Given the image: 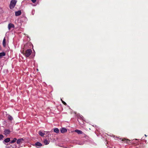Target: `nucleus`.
I'll use <instances>...</instances> for the list:
<instances>
[{
    "label": "nucleus",
    "mask_w": 148,
    "mask_h": 148,
    "mask_svg": "<svg viewBox=\"0 0 148 148\" xmlns=\"http://www.w3.org/2000/svg\"><path fill=\"white\" fill-rule=\"evenodd\" d=\"M32 53V50L31 49H29L25 51V53H24L23 52L22 53L24 55H25V56L26 57H28Z\"/></svg>",
    "instance_id": "1"
},
{
    "label": "nucleus",
    "mask_w": 148,
    "mask_h": 148,
    "mask_svg": "<svg viewBox=\"0 0 148 148\" xmlns=\"http://www.w3.org/2000/svg\"><path fill=\"white\" fill-rule=\"evenodd\" d=\"M17 2V1L16 0H12L11 1L10 5V7L11 9H12L14 8V6H15L16 3Z\"/></svg>",
    "instance_id": "2"
},
{
    "label": "nucleus",
    "mask_w": 148,
    "mask_h": 148,
    "mask_svg": "<svg viewBox=\"0 0 148 148\" xmlns=\"http://www.w3.org/2000/svg\"><path fill=\"white\" fill-rule=\"evenodd\" d=\"M4 134L6 135H7L8 134H9L10 132V131L8 129L5 130L4 131Z\"/></svg>",
    "instance_id": "3"
},
{
    "label": "nucleus",
    "mask_w": 148,
    "mask_h": 148,
    "mask_svg": "<svg viewBox=\"0 0 148 148\" xmlns=\"http://www.w3.org/2000/svg\"><path fill=\"white\" fill-rule=\"evenodd\" d=\"M24 140L23 138H21L18 139L17 141V143L18 144H20L22 143L23 141Z\"/></svg>",
    "instance_id": "4"
},
{
    "label": "nucleus",
    "mask_w": 148,
    "mask_h": 148,
    "mask_svg": "<svg viewBox=\"0 0 148 148\" xmlns=\"http://www.w3.org/2000/svg\"><path fill=\"white\" fill-rule=\"evenodd\" d=\"M14 27V25L12 23H10L8 25V28L10 30L11 28H13Z\"/></svg>",
    "instance_id": "5"
},
{
    "label": "nucleus",
    "mask_w": 148,
    "mask_h": 148,
    "mask_svg": "<svg viewBox=\"0 0 148 148\" xmlns=\"http://www.w3.org/2000/svg\"><path fill=\"white\" fill-rule=\"evenodd\" d=\"M67 130L66 129L64 128H62L60 130V132L62 133L66 132H67Z\"/></svg>",
    "instance_id": "6"
},
{
    "label": "nucleus",
    "mask_w": 148,
    "mask_h": 148,
    "mask_svg": "<svg viewBox=\"0 0 148 148\" xmlns=\"http://www.w3.org/2000/svg\"><path fill=\"white\" fill-rule=\"evenodd\" d=\"M15 14L16 16H18L21 14V11L20 10H19L17 12H16Z\"/></svg>",
    "instance_id": "7"
},
{
    "label": "nucleus",
    "mask_w": 148,
    "mask_h": 148,
    "mask_svg": "<svg viewBox=\"0 0 148 148\" xmlns=\"http://www.w3.org/2000/svg\"><path fill=\"white\" fill-rule=\"evenodd\" d=\"M35 145L37 147H41L42 145L40 143L38 142L35 143Z\"/></svg>",
    "instance_id": "8"
},
{
    "label": "nucleus",
    "mask_w": 148,
    "mask_h": 148,
    "mask_svg": "<svg viewBox=\"0 0 148 148\" xmlns=\"http://www.w3.org/2000/svg\"><path fill=\"white\" fill-rule=\"evenodd\" d=\"M75 132H77L78 134H82L83 133L82 131L78 130H75Z\"/></svg>",
    "instance_id": "9"
},
{
    "label": "nucleus",
    "mask_w": 148,
    "mask_h": 148,
    "mask_svg": "<svg viewBox=\"0 0 148 148\" xmlns=\"http://www.w3.org/2000/svg\"><path fill=\"white\" fill-rule=\"evenodd\" d=\"M6 39L5 38V37L3 39V45L4 47H5L6 46Z\"/></svg>",
    "instance_id": "10"
},
{
    "label": "nucleus",
    "mask_w": 148,
    "mask_h": 148,
    "mask_svg": "<svg viewBox=\"0 0 148 148\" xmlns=\"http://www.w3.org/2000/svg\"><path fill=\"white\" fill-rule=\"evenodd\" d=\"M38 133L39 134L42 136H43L45 135V134L41 131H39Z\"/></svg>",
    "instance_id": "11"
},
{
    "label": "nucleus",
    "mask_w": 148,
    "mask_h": 148,
    "mask_svg": "<svg viewBox=\"0 0 148 148\" xmlns=\"http://www.w3.org/2000/svg\"><path fill=\"white\" fill-rule=\"evenodd\" d=\"M5 55V53L4 52L0 53V59L2 58L3 56H4Z\"/></svg>",
    "instance_id": "12"
},
{
    "label": "nucleus",
    "mask_w": 148,
    "mask_h": 148,
    "mask_svg": "<svg viewBox=\"0 0 148 148\" xmlns=\"http://www.w3.org/2000/svg\"><path fill=\"white\" fill-rule=\"evenodd\" d=\"M10 140V138H6L4 140V142L5 143H8L9 142Z\"/></svg>",
    "instance_id": "13"
},
{
    "label": "nucleus",
    "mask_w": 148,
    "mask_h": 148,
    "mask_svg": "<svg viewBox=\"0 0 148 148\" xmlns=\"http://www.w3.org/2000/svg\"><path fill=\"white\" fill-rule=\"evenodd\" d=\"M53 130L54 132L56 133H59V131L58 129L57 128H56L54 129Z\"/></svg>",
    "instance_id": "14"
},
{
    "label": "nucleus",
    "mask_w": 148,
    "mask_h": 148,
    "mask_svg": "<svg viewBox=\"0 0 148 148\" xmlns=\"http://www.w3.org/2000/svg\"><path fill=\"white\" fill-rule=\"evenodd\" d=\"M43 142L46 145L48 144L49 143V141L46 140H44Z\"/></svg>",
    "instance_id": "15"
},
{
    "label": "nucleus",
    "mask_w": 148,
    "mask_h": 148,
    "mask_svg": "<svg viewBox=\"0 0 148 148\" xmlns=\"http://www.w3.org/2000/svg\"><path fill=\"white\" fill-rule=\"evenodd\" d=\"M7 117L9 120H11V121L12 120V119H13L12 117L10 115H8Z\"/></svg>",
    "instance_id": "16"
},
{
    "label": "nucleus",
    "mask_w": 148,
    "mask_h": 148,
    "mask_svg": "<svg viewBox=\"0 0 148 148\" xmlns=\"http://www.w3.org/2000/svg\"><path fill=\"white\" fill-rule=\"evenodd\" d=\"M16 140L17 139L16 138H14L13 139V140L10 142V143L11 144L15 142H16Z\"/></svg>",
    "instance_id": "17"
},
{
    "label": "nucleus",
    "mask_w": 148,
    "mask_h": 148,
    "mask_svg": "<svg viewBox=\"0 0 148 148\" xmlns=\"http://www.w3.org/2000/svg\"><path fill=\"white\" fill-rule=\"evenodd\" d=\"M61 101H62V103H63L64 104V105H66V103H65L64 101H63L62 100V99H61Z\"/></svg>",
    "instance_id": "18"
},
{
    "label": "nucleus",
    "mask_w": 148,
    "mask_h": 148,
    "mask_svg": "<svg viewBox=\"0 0 148 148\" xmlns=\"http://www.w3.org/2000/svg\"><path fill=\"white\" fill-rule=\"evenodd\" d=\"M3 137V136L2 134H0V140L2 139Z\"/></svg>",
    "instance_id": "19"
},
{
    "label": "nucleus",
    "mask_w": 148,
    "mask_h": 148,
    "mask_svg": "<svg viewBox=\"0 0 148 148\" xmlns=\"http://www.w3.org/2000/svg\"><path fill=\"white\" fill-rule=\"evenodd\" d=\"M122 141H125V142H126V143H127V140H126L125 139H122Z\"/></svg>",
    "instance_id": "20"
},
{
    "label": "nucleus",
    "mask_w": 148,
    "mask_h": 148,
    "mask_svg": "<svg viewBox=\"0 0 148 148\" xmlns=\"http://www.w3.org/2000/svg\"><path fill=\"white\" fill-rule=\"evenodd\" d=\"M32 2L33 3H35L36 2V0H31Z\"/></svg>",
    "instance_id": "21"
},
{
    "label": "nucleus",
    "mask_w": 148,
    "mask_h": 148,
    "mask_svg": "<svg viewBox=\"0 0 148 148\" xmlns=\"http://www.w3.org/2000/svg\"><path fill=\"white\" fill-rule=\"evenodd\" d=\"M45 132H44V133Z\"/></svg>",
    "instance_id": "22"
},
{
    "label": "nucleus",
    "mask_w": 148,
    "mask_h": 148,
    "mask_svg": "<svg viewBox=\"0 0 148 148\" xmlns=\"http://www.w3.org/2000/svg\"><path fill=\"white\" fill-rule=\"evenodd\" d=\"M145 136H147V135L145 134Z\"/></svg>",
    "instance_id": "23"
}]
</instances>
